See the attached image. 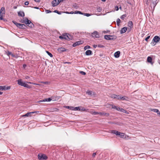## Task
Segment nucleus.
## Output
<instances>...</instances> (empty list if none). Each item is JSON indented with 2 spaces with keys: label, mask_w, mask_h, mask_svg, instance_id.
<instances>
[{
  "label": "nucleus",
  "mask_w": 160,
  "mask_h": 160,
  "mask_svg": "<svg viewBox=\"0 0 160 160\" xmlns=\"http://www.w3.org/2000/svg\"><path fill=\"white\" fill-rule=\"evenodd\" d=\"M38 158L39 160H46L48 157L45 154L39 153L38 155Z\"/></svg>",
  "instance_id": "1"
},
{
  "label": "nucleus",
  "mask_w": 160,
  "mask_h": 160,
  "mask_svg": "<svg viewBox=\"0 0 160 160\" xmlns=\"http://www.w3.org/2000/svg\"><path fill=\"white\" fill-rule=\"evenodd\" d=\"M160 40V38L157 36H155L154 37L152 41H153V46H154Z\"/></svg>",
  "instance_id": "2"
},
{
  "label": "nucleus",
  "mask_w": 160,
  "mask_h": 160,
  "mask_svg": "<svg viewBox=\"0 0 160 160\" xmlns=\"http://www.w3.org/2000/svg\"><path fill=\"white\" fill-rule=\"evenodd\" d=\"M68 33H64L62 36H59V38L61 39H65L67 40L68 38Z\"/></svg>",
  "instance_id": "3"
},
{
  "label": "nucleus",
  "mask_w": 160,
  "mask_h": 160,
  "mask_svg": "<svg viewBox=\"0 0 160 160\" xmlns=\"http://www.w3.org/2000/svg\"><path fill=\"white\" fill-rule=\"evenodd\" d=\"M159 0H151L152 5L151 7H153V9H154L156 6Z\"/></svg>",
  "instance_id": "4"
},
{
  "label": "nucleus",
  "mask_w": 160,
  "mask_h": 160,
  "mask_svg": "<svg viewBox=\"0 0 160 160\" xmlns=\"http://www.w3.org/2000/svg\"><path fill=\"white\" fill-rule=\"evenodd\" d=\"M60 1H58V0H54L52 2V5L53 7L56 6L59 4Z\"/></svg>",
  "instance_id": "5"
},
{
  "label": "nucleus",
  "mask_w": 160,
  "mask_h": 160,
  "mask_svg": "<svg viewBox=\"0 0 160 160\" xmlns=\"http://www.w3.org/2000/svg\"><path fill=\"white\" fill-rule=\"evenodd\" d=\"M92 36L93 38H98L99 37L98 32L96 31H94L92 33Z\"/></svg>",
  "instance_id": "6"
},
{
  "label": "nucleus",
  "mask_w": 160,
  "mask_h": 160,
  "mask_svg": "<svg viewBox=\"0 0 160 160\" xmlns=\"http://www.w3.org/2000/svg\"><path fill=\"white\" fill-rule=\"evenodd\" d=\"M133 25V24L132 21H129L128 22V26L129 28L128 29V32H130L132 28Z\"/></svg>",
  "instance_id": "7"
},
{
  "label": "nucleus",
  "mask_w": 160,
  "mask_h": 160,
  "mask_svg": "<svg viewBox=\"0 0 160 160\" xmlns=\"http://www.w3.org/2000/svg\"><path fill=\"white\" fill-rule=\"evenodd\" d=\"M110 132L112 133L115 134L116 135H120L121 132L115 130H112L110 131Z\"/></svg>",
  "instance_id": "8"
},
{
  "label": "nucleus",
  "mask_w": 160,
  "mask_h": 160,
  "mask_svg": "<svg viewBox=\"0 0 160 160\" xmlns=\"http://www.w3.org/2000/svg\"><path fill=\"white\" fill-rule=\"evenodd\" d=\"M120 96L119 95L115 94H112L111 96V97L112 98L117 99L119 100V99Z\"/></svg>",
  "instance_id": "9"
},
{
  "label": "nucleus",
  "mask_w": 160,
  "mask_h": 160,
  "mask_svg": "<svg viewBox=\"0 0 160 160\" xmlns=\"http://www.w3.org/2000/svg\"><path fill=\"white\" fill-rule=\"evenodd\" d=\"M59 53H62L66 51V49L64 48H58L57 49Z\"/></svg>",
  "instance_id": "10"
},
{
  "label": "nucleus",
  "mask_w": 160,
  "mask_h": 160,
  "mask_svg": "<svg viewBox=\"0 0 160 160\" xmlns=\"http://www.w3.org/2000/svg\"><path fill=\"white\" fill-rule=\"evenodd\" d=\"M18 84L20 86H23L25 82L22 81L21 79H19L17 80Z\"/></svg>",
  "instance_id": "11"
},
{
  "label": "nucleus",
  "mask_w": 160,
  "mask_h": 160,
  "mask_svg": "<svg viewBox=\"0 0 160 160\" xmlns=\"http://www.w3.org/2000/svg\"><path fill=\"white\" fill-rule=\"evenodd\" d=\"M127 30V27H124L122 28L120 32L121 34H123Z\"/></svg>",
  "instance_id": "12"
},
{
  "label": "nucleus",
  "mask_w": 160,
  "mask_h": 160,
  "mask_svg": "<svg viewBox=\"0 0 160 160\" xmlns=\"http://www.w3.org/2000/svg\"><path fill=\"white\" fill-rule=\"evenodd\" d=\"M6 53L7 55L9 56L10 55H11L12 57H16V55L14 54H13L12 52H10L9 51H8L7 52H6Z\"/></svg>",
  "instance_id": "13"
},
{
  "label": "nucleus",
  "mask_w": 160,
  "mask_h": 160,
  "mask_svg": "<svg viewBox=\"0 0 160 160\" xmlns=\"http://www.w3.org/2000/svg\"><path fill=\"white\" fill-rule=\"evenodd\" d=\"M150 109L151 111L154 112H157L158 116H160V112L159 111V110L158 109L151 108Z\"/></svg>",
  "instance_id": "14"
},
{
  "label": "nucleus",
  "mask_w": 160,
  "mask_h": 160,
  "mask_svg": "<svg viewBox=\"0 0 160 160\" xmlns=\"http://www.w3.org/2000/svg\"><path fill=\"white\" fill-rule=\"evenodd\" d=\"M82 43L81 41H78L74 43L72 45L73 47H75L79 45Z\"/></svg>",
  "instance_id": "15"
},
{
  "label": "nucleus",
  "mask_w": 160,
  "mask_h": 160,
  "mask_svg": "<svg viewBox=\"0 0 160 160\" xmlns=\"http://www.w3.org/2000/svg\"><path fill=\"white\" fill-rule=\"evenodd\" d=\"M99 114L101 115H103L104 116H106L107 117H108L109 116L110 114L109 113H106L104 112H100L98 113Z\"/></svg>",
  "instance_id": "16"
},
{
  "label": "nucleus",
  "mask_w": 160,
  "mask_h": 160,
  "mask_svg": "<svg viewBox=\"0 0 160 160\" xmlns=\"http://www.w3.org/2000/svg\"><path fill=\"white\" fill-rule=\"evenodd\" d=\"M152 58L150 56H148L147 58V62L150 63L151 64H152L153 63V62H152Z\"/></svg>",
  "instance_id": "17"
},
{
  "label": "nucleus",
  "mask_w": 160,
  "mask_h": 160,
  "mask_svg": "<svg viewBox=\"0 0 160 160\" xmlns=\"http://www.w3.org/2000/svg\"><path fill=\"white\" fill-rule=\"evenodd\" d=\"M18 15L19 16L24 17L25 16V14L23 11H20L18 12Z\"/></svg>",
  "instance_id": "18"
},
{
  "label": "nucleus",
  "mask_w": 160,
  "mask_h": 160,
  "mask_svg": "<svg viewBox=\"0 0 160 160\" xmlns=\"http://www.w3.org/2000/svg\"><path fill=\"white\" fill-rule=\"evenodd\" d=\"M120 52L119 51L116 52L114 54V56L116 58H118L120 56Z\"/></svg>",
  "instance_id": "19"
},
{
  "label": "nucleus",
  "mask_w": 160,
  "mask_h": 160,
  "mask_svg": "<svg viewBox=\"0 0 160 160\" xmlns=\"http://www.w3.org/2000/svg\"><path fill=\"white\" fill-rule=\"evenodd\" d=\"M5 12V8L4 7L1 8L0 10V14L3 15L4 14Z\"/></svg>",
  "instance_id": "20"
},
{
  "label": "nucleus",
  "mask_w": 160,
  "mask_h": 160,
  "mask_svg": "<svg viewBox=\"0 0 160 160\" xmlns=\"http://www.w3.org/2000/svg\"><path fill=\"white\" fill-rule=\"evenodd\" d=\"M110 37L111 35H105L104 36V38L106 40H111L112 39L110 38Z\"/></svg>",
  "instance_id": "21"
},
{
  "label": "nucleus",
  "mask_w": 160,
  "mask_h": 160,
  "mask_svg": "<svg viewBox=\"0 0 160 160\" xmlns=\"http://www.w3.org/2000/svg\"><path fill=\"white\" fill-rule=\"evenodd\" d=\"M92 54V52L90 50H88L85 52L86 55L88 56L91 55Z\"/></svg>",
  "instance_id": "22"
},
{
  "label": "nucleus",
  "mask_w": 160,
  "mask_h": 160,
  "mask_svg": "<svg viewBox=\"0 0 160 160\" xmlns=\"http://www.w3.org/2000/svg\"><path fill=\"white\" fill-rule=\"evenodd\" d=\"M119 99H121L122 100H126V101H128V100H127L126 98L128 99V97L126 96H124L123 97H121L120 96Z\"/></svg>",
  "instance_id": "23"
},
{
  "label": "nucleus",
  "mask_w": 160,
  "mask_h": 160,
  "mask_svg": "<svg viewBox=\"0 0 160 160\" xmlns=\"http://www.w3.org/2000/svg\"><path fill=\"white\" fill-rule=\"evenodd\" d=\"M52 99L50 98H45L43 99L42 100H41L40 101V102H50L51 101Z\"/></svg>",
  "instance_id": "24"
},
{
  "label": "nucleus",
  "mask_w": 160,
  "mask_h": 160,
  "mask_svg": "<svg viewBox=\"0 0 160 160\" xmlns=\"http://www.w3.org/2000/svg\"><path fill=\"white\" fill-rule=\"evenodd\" d=\"M31 22L30 20H29L27 18H25V24H26L27 26L28 25L30 24V23H31Z\"/></svg>",
  "instance_id": "25"
},
{
  "label": "nucleus",
  "mask_w": 160,
  "mask_h": 160,
  "mask_svg": "<svg viewBox=\"0 0 160 160\" xmlns=\"http://www.w3.org/2000/svg\"><path fill=\"white\" fill-rule=\"evenodd\" d=\"M27 28V27L25 25L21 24V27L19 28L21 29H26Z\"/></svg>",
  "instance_id": "26"
},
{
  "label": "nucleus",
  "mask_w": 160,
  "mask_h": 160,
  "mask_svg": "<svg viewBox=\"0 0 160 160\" xmlns=\"http://www.w3.org/2000/svg\"><path fill=\"white\" fill-rule=\"evenodd\" d=\"M92 92L91 91H90L89 90H88L86 92V93L88 95L90 96H92V95H94V94H92Z\"/></svg>",
  "instance_id": "27"
},
{
  "label": "nucleus",
  "mask_w": 160,
  "mask_h": 160,
  "mask_svg": "<svg viewBox=\"0 0 160 160\" xmlns=\"http://www.w3.org/2000/svg\"><path fill=\"white\" fill-rule=\"evenodd\" d=\"M110 38L112 39H111V40H114L117 38V37L114 35H111Z\"/></svg>",
  "instance_id": "28"
},
{
  "label": "nucleus",
  "mask_w": 160,
  "mask_h": 160,
  "mask_svg": "<svg viewBox=\"0 0 160 160\" xmlns=\"http://www.w3.org/2000/svg\"><path fill=\"white\" fill-rule=\"evenodd\" d=\"M23 86L28 88H32L31 86L28 85L27 83H24Z\"/></svg>",
  "instance_id": "29"
},
{
  "label": "nucleus",
  "mask_w": 160,
  "mask_h": 160,
  "mask_svg": "<svg viewBox=\"0 0 160 160\" xmlns=\"http://www.w3.org/2000/svg\"><path fill=\"white\" fill-rule=\"evenodd\" d=\"M68 38L67 40H72L73 39V36L69 34H68Z\"/></svg>",
  "instance_id": "30"
},
{
  "label": "nucleus",
  "mask_w": 160,
  "mask_h": 160,
  "mask_svg": "<svg viewBox=\"0 0 160 160\" xmlns=\"http://www.w3.org/2000/svg\"><path fill=\"white\" fill-rule=\"evenodd\" d=\"M121 21L119 18H118L117 20V25L118 26H119L120 23L121 22Z\"/></svg>",
  "instance_id": "31"
},
{
  "label": "nucleus",
  "mask_w": 160,
  "mask_h": 160,
  "mask_svg": "<svg viewBox=\"0 0 160 160\" xmlns=\"http://www.w3.org/2000/svg\"><path fill=\"white\" fill-rule=\"evenodd\" d=\"M121 112L126 113L127 114H129V112L128 111L126 110H124L122 108V109H121Z\"/></svg>",
  "instance_id": "32"
},
{
  "label": "nucleus",
  "mask_w": 160,
  "mask_h": 160,
  "mask_svg": "<svg viewBox=\"0 0 160 160\" xmlns=\"http://www.w3.org/2000/svg\"><path fill=\"white\" fill-rule=\"evenodd\" d=\"M72 8H73L76 9H78L79 8V6L76 3H75L74 5H73Z\"/></svg>",
  "instance_id": "33"
},
{
  "label": "nucleus",
  "mask_w": 160,
  "mask_h": 160,
  "mask_svg": "<svg viewBox=\"0 0 160 160\" xmlns=\"http://www.w3.org/2000/svg\"><path fill=\"white\" fill-rule=\"evenodd\" d=\"M53 12H55V13H58V14H59V15L61 14L62 13H63V12H59V11H58L57 10H54L53 11Z\"/></svg>",
  "instance_id": "34"
},
{
  "label": "nucleus",
  "mask_w": 160,
  "mask_h": 160,
  "mask_svg": "<svg viewBox=\"0 0 160 160\" xmlns=\"http://www.w3.org/2000/svg\"><path fill=\"white\" fill-rule=\"evenodd\" d=\"M46 53H47V54L50 56V57L51 58H52L53 57V55L52 54L48 52V51H46Z\"/></svg>",
  "instance_id": "35"
},
{
  "label": "nucleus",
  "mask_w": 160,
  "mask_h": 160,
  "mask_svg": "<svg viewBox=\"0 0 160 160\" xmlns=\"http://www.w3.org/2000/svg\"><path fill=\"white\" fill-rule=\"evenodd\" d=\"M31 114V112H27L26 114L23 115L22 116L23 117H28L30 115V114Z\"/></svg>",
  "instance_id": "36"
},
{
  "label": "nucleus",
  "mask_w": 160,
  "mask_h": 160,
  "mask_svg": "<svg viewBox=\"0 0 160 160\" xmlns=\"http://www.w3.org/2000/svg\"><path fill=\"white\" fill-rule=\"evenodd\" d=\"M28 26L29 27L32 28L34 26V25L31 22V23H30L28 25Z\"/></svg>",
  "instance_id": "37"
},
{
  "label": "nucleus",
  "mask_w": 160,
  "mask_h": 160,
  "mask_svg": "<svg viewBox=\"0 0 160 160\" xmlns=\"http://www.w3.org/2000/svg\"><path fill=\"white\" fill-rule=\"evenodd\" d=\"M127 16V15L126 14H123L120 17V18L122 20H124V18H126Z\"/></svg>",
  "instance_id": "38"
},
{
  "label": "nucleus",
  "mask_w": 160,
  "mask_h": 160,
  "mask_svg": "<svg viewBox=\"0 0 160 160\" xmlns=\"http://www.w3.org/2000/svg\"><path fill=\"white\" fill-rule=\"evenodd\" d=\"M6 86H0V90H4L5 89Z\"/></svg>",
  "instance_id": "39"
},
{
  "label": "nucleus",
  "mask_w": 160,
  "mask_h": 160,
  "mask_svg": "<svg viewBox=\"0 0 160 160\" xmlns=\"http://www.w3.org/2000/svg\"><path fill=\"white\" fill-rule=\"evenodd\" d=\"M90 48H91L90 46L89 45H87L84 47V49L85 50H86L87 49H89Z\"/></svg>",
  "instance_id": "40"
},
{
  "label": "nucleus",
  "mask_w": 160,
  "mask_h": 160,
  "mask_svg": "<svg viewBox=\"0 0 160 160\" xmlns=\"http://www.w3.org/2000/svg\"><path fill=\"white\" fill-rule=\"evenodd\" d=\"M80 111V107H74V111Z\"/></svg>",
  "instance_id": "41"
},
{
  "label": "nucleus",
  "mask_w": 160,
  "mask_h": 160,
  "mask_svg": "<svg viewBox=\"0 0 160 160\" xmlns=\"http://www.w3.org/2000/svg\"><path fill=\"white\" fill-rule=\"evenodd\" d=\"M97 12H100L102 11V8L100 7H99L97 8Z\"/></svg>",
  "instance_id": "42"
},
{
  "label": "nucleus",
  "mask_w": 160,
  "mask_h": 160,
  "mask_svg": "<svg viewBox=\"0 0 160 160\" xmlns=\"http://www.w3.org/2000/svg\"><path fill=\"white\" fill-rule=\"evenodd\" d=\"M122 109V108H121L119 107H117L116 109L118 111L121 112V109Z\"/></svg>",
  "instance_id": "43"
},
{
  "label": "nucleus",
  "mask_w": 160,
  "mask_h": 160,
  "mask_svg": "<svg viewBox=\"0 0 160 160\" xmlns=\"http://www.w3.org/2000/svg\"><path fill=\"white\" fill-rule=\"evenodd\" d=\"M110 105L111 106H112V108L116 109L117 106H115L114 105H112V104H110Z\"/></svg>",
  "instance_id": "44"
},
{
  "label": "nucleus",
  "mask_w": 160,
  "mask_h": 160,
  "mask_svg": "<svg viewBox=\"0 0 160 160\" xmlns=\"http://www.w3.org/2000/svg\"><path fill=\"white\" fill-rule=\"evenodd\" d=\"M80 73L81 74L84 75H85L86 74V73L85 72L82 71H80Z\"/></svg>",
  "instance_id": "45"
},
{
  "label": "nucleus",
  "mask_w": 160,
  "mask_h": 160,
  "mask_svg": "<svg viewBox=\"0 0 160 160\" xmlns=\"http://www.w3.org/2000/svg\"><path fill=\"white\" fill-rule=\"evenodd\" d=\"M83 15L87 17H89L91 15L90 14L87 13H83Z\"/></svg>",
  "instance_id": "46"
},
{
  "label": "nucleus",
  "mask_w": 160,
  "mask_h": 160,
  "mask_svg": "<svg viewBox=\"0 0 160 160\" xmlns=\"http://www.w3.org/2000/svg\"><path fill=\"white\" fill-rule=\"evenodd\" d=\"M150 36H148L147 37H146L145 39V41H146L147 42H148V39L150 38Z\"/></svg>",
  "instance_id": "47"
},
{
  "label": "nucleus",
  "mask_w": 160,
  "mask_h": 160,
  "mask_svg": "<svg viewBox=\"0 0 160 160\" xmlns=\"http://www.w3.org/2000/svg\"><path fill=\"white\" fill-rule=\"evenodd\" d=\"M98 47L99 48H102L104 47V46L103 45H101V44H99L98 45Z\"/></svg>",
  "instance_id": "48"
},
{
  "label": "nucleus",
  "mask_w": 160,
  "mask_h": 160,
  "mask_svg": "<svg viewBox=\"0 0 160 160\" xmlns=\"http://www.w3.org/2000/svg\"><path fill=\"white\" fill-rule=\"evenodd\" d=\"M21 24L18 23H17V25H16V26L18 28H20V27H21Z\"/></svg>",
  "instance_id": "49"
},
{
  "label": "nucleus",
  "mask_w": 160,
  "mask_h": 160,
  "mask_svg": "<svg viewBox=\"0 0 160 160\" xmlns=\"http://www.w3.org/2000/svg\"><path fill=\"white\" fill-rule=\"evenodd\" d=\"M26 82L28 83L32 84L33 85H36V83H34L31 82Z\"/></svg>",
  "instance_id": "50"
},
{
  "label": "nucleus",
  "mask_w": 160,
  "mask_h": 160,
  "mask_svg": "<svg viewBox=\"0 0 160 160\" xmlns=\"http://www.w3.org/2000/svg\"><path fill=\"white\" fill-rule=\"evenodd\" d=\"M25 19H21L20 21V22L22 23H25Z\"/></svg>",
  "instance_id": "51"
},
{
  "label": "nucleus",
  "mask_w": 160,
  "mask_h": 160,
  "mask_svg": "<svg viewBox=\"0 0 160 160\" xmlns=\"http://www.w3.org/2000/svg\"><path fill=\"white\" fill-rule=\"evenodd\" d=\"M120 136L121 138H122L124 136V134L122 133H121L120 134Z\"/></svg>",
  "instance_id": "52"
},
{
  "label": "nucleus",
  "mask_w": 160,
  "mask_h": 160,
  "mask_svg": "<svg viewBox=\"0 0 160 160\" xmlns=\"http://www.w3.org/2000/svg\"><path fill=\"white\" fill-rule=\"evenodd\" d=\"M45 12L47 13H48L52 12L51 11L49 10H46Z\"/></svg>",
  "instance_id": "53"
},
{
  "label": "nucleus",
  "mask_w": 160,
  "mask_h": 160,
  "mask_svg": "<svg viewBox=\"0 0 160 160\" xmlns=\"http://www.w3.org/2000/svg\"><path fill=\"white\" fill-rule=\"evenodd\" d=\"M3 16V15L0 14V20H3L4 19L2 18Z\"/></svg>",
  "instance_id": "54"
},
{
  "label": "nucleus",
  "mask_w": 160,
  "mask_h": 160,
  "mask_svg": "<svg viewBox=\"0 0 160 160\" xmlns=\"http://www.w3.org/2000/svg\"><path fill=\"white\" fill-rule=\"evenodd\" d=\"M70 109L71 110H74V107H72V106H70Z\"/></svg>",
  "instance_id": "55"
},
{
  "label": "nucleus",
  "mask_w": 160,
  "mask_h": 160,
  "mask_svg": "<svg viewBox=\"0 0 160 160\" xmlns=\"http://www.w3.org/2000/svg\"><path fill=\"white\" fill-rule=\"evenodd\" d=\"M29 3L28 2L26 1L25 2L24 4L25 5H28L29 4Z\"/></svg>",
  "instance_id": "56"
},
{
  "label": "nucleus",
  "mask_w": 160,
  "mask_h": 160,
  "mask_svg": "<svg viewBox=\"0 0 160 160\" xmlns=\"http://www.w3.org/2000/svg\"><path fill=\"white\" fill-rule=\"evenodd\" d=\"M10 88V87H6L5 88V89H4V90H8V89H9Z\"/></svg>",
  "instance_id": "57"
},
{
  "label": "nucleus",
  "mask_w": 160,
  "mask_h": 160,
  "mask_svg": "<svg viewBox=\"0 0 160 160\" xmlns=\"http://www.w3.org/2000/svg\"><path fill=\"white\" fill-rule=\"evenodd\" d=\"M115 9L116 11H118V6H116L115 7Z\"/></svg>",
  "instance_id": "58"
},
{
  "label": "nucleus",
  "mask_w": 160,
  "mask_h": 160,
  "mask_svg": "<svg viewBox=\"0 0 160 160\" xmlns=\"http://www.w3.org/2000/svg\"><path fill=\"white\" fill-rule=\"evenodd\" d=\"M78 14H82V15H83V13H82V12L81 11H78Z\"/></svg>",
  "instance_id": "59"
},
{
  "label": "nucleus",
  "mask_w": 160,
  "mask_h": 160,
  "mask_svg": "<svg viewBox=\"0 0 160 160\" xmlns=\"http://www.w3.org/2000/svg\"><path fill=\"white\" fill-rule=\"evenodd\" d=\"M12 22L13 23H14L15 25H17V23H18V22H16V21H12Z\"/></svg>",
  "instance_id": "60"
},
{
  "label": "nucleus",
  "mask_w": 160,
  "mask_h": 160,
  "mask_svg": "<svg viewBox=\"0 0 160 160\" xmlns=\"http://www.w3.org/2000/svg\"><path fill=\"white\" fill-rule=\"evenodd\" d=\"M96 155V153H93L92 155V157H94Z\"/></svg>",
  "instance_id": "61"
},
{
  "label": "nucleus",
  "mask_w": 160,
  "mask_h": 160,
  "mask_svg": "<svg viewBox=\"0 0 160 160\" xmlns=\"http://www.w3.org/2000/svg\"><path fill=\"white\" fill-rule=\"evenodd\" d=\"M27 66V65L26 64H23V68H25Z\"/></svg>",
  "instance_id": "62"
},
{
  "label": "nucleus",
  "mask_w": 160,
  "mask_h": 160,
  "mask_svg": "<svg viewBox=\"0 0 160 160\" xmlns=\"http://www.w3.org/2000/svg\"><path fill=\"white\" fill-rule=\"evenodd\" d=\"M36 2H40V0H34Z\"/></svg>",
  "instance_id": "63"
},
{
  "label": "nucleus",
  "mask_w": 160,
  "mask_h": 160,
  "mask_svg": "<svg viewBox=\"0 0 160 160\" xmlns=\"http://www.w3.org/2000/svg\"><path fill=\"white\" fill-rule=\"evenodd\" d=\"M30 78V77L28 76H26L25 77V78L26 79H28Z\"/></svg>",
  "instance_id": "64"
}]
</instances>
